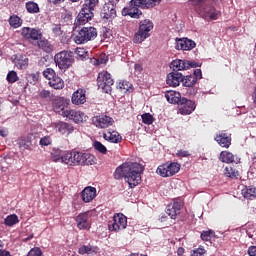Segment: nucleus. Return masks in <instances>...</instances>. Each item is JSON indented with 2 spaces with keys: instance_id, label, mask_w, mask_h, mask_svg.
Listing matches in <instances>:
<instances>
[{
  "instance_id": "f257e3e1",
  "label": "nucleus",
  "mask_w": 256,
  "mask_h": 256,
  "mask_svg": "<svg viewBox=\"0 0 256 256\" xmlns=\"http://www.w3.org/2000/svg\"><path fill=\"white\" fill-rule=\"evenodd\" d=\"M142 171L143 168L140 163L124 162L113 172V178L115 180L124 178L125 182L129 184V188L133 189L141 184Z\"/></svg>"
},
{
  "instance_id": "f03ea898",
  "label": "nucleus",
  "mask_w": 256,
  "mask_h": 256,
  "mask_svg": "<svg viewBox=\"0 0 256 256\" xmlns=\"http://www.w3.org/2000/svg\"><path fill=\"white\" fill-rule=\"evenodd\" d=\"M191 5L198 15L206 21H216L219 19L220 12L214 6L207 4L205 0H191Z\"/></svg>"
},
{
  "instance_id": "7ed1b4c3",
  "label": "nucleus",
  "mask_w": 256,
  "mask_h": 256,
  "mask_svg": "<svg viewBox=\"0 0 256 256\" xmlns=\"http://www.w3.org/2000/svg\"><path fill=\"white\" fill-rule=\"evenodd\" d=\"M154 28V24L151 20L145 19L140 22V27L138 28V31L134 35V41L135 44H141L145 39L151 36V31Z\"/></svg>"
},
{
  "instance_id": "20e7f679",
  "label": "nucleus",
  "mask_w": 256,
  "mask_h": 256,
  "mask_svg": "<svg viewBox=\"0 0 256 256\" xmlns=\"http://www.w3.org/2000/svg\"><path fill=\"white\" fill-rule=\"evenodd\" d=\"M54 62L61 70H67L74 62V52L71 50H63L56 53L54 56Z\"/></svg>"
},
{
  "instance_id": "39448f33",
  "label": "nucleus",
  "mask_w": 256,
  "mask_h": 256,
  "mask_svg": "<svg viewBox=\"0 0 256 256\" xmlns=\"http://www.w3.org/2000/svg\"><path fill=\"white\" fill-rule=\"evenodd\" d=\"M98 32L95 27H83L74 36V42L78 45L86 44L89 41H93L97 38Z\"/></svg>"
},
{
  "instance_id": "423d86ee",
  "label": "nucleus",
  "mask_w": 256,
  "mask_h": 256,
  "mask_svg": "<svg viewBox=\"0 0 256 256\" xmlns=\"http://www.w3.org/2000/svg\"><path fill=\"white\" fill-rule=\"evenodd\" d=\"M96 84L103 93L110 94L112 92V86H114V79L108 71H102L96 78Z\"/></svg>"
},
{
  "instance_id": "0eeeda50",
  "label": "nucleus",
  "mask_w": 256,
  "mask_h": 256,
  "mask_svg": "<svg viewBox=\"0 0 256 256\" xmlns=\"http://www.w3.org/2000/svg\"><path fill=\"white\" fill-rule=\"evenodd\" d=\"M180 170V164L177 162H166L158 166L156 173L161 177L167 178L175 176Z\"/></svg>"
},
{
  "instance_id": "6e6552de",
  "label": "nucleus",
  "mask_w": 256,
  "mask_h": 256,
  "mask_svg": "<svg viewBox=\"0 0 256 256\" xmlns=\"http://www.w3.org/2000/svg\"><path fill=\"white\" fill-rule=\"evenodd\" d=\"M75 166H89L96 164V157L90 153L74 151Z\"/></svg>"
},
{
  "instance_id": "1a4fd4ad",
  "label": "nucleus",
  "mask_w": 256,
  "mask_h": 256,
  "mask_svg": "<svg viewBox=\"0 0 256 256\" xmlns=\"http://www.w3.org/2000/svg\"><path fill=\"white\" fill-rule=\"evenodd\" d=\"M127 228V217L123 214L113 216V220L108 222V230L118 232Z\"/></svg>"
},
{
  "instance_id": "9d476101",
  "label": "nucleus",
  "mask_w": 256,
  "mask_h": 256,
  "mask_svg": "<svg viewBox=\"0 0 256 256\" xmlns=\"http://www.w3.org/2000/svg\"><path fill=\"white\" fill-rule=\"evenodd\" d=\"M201 67L200 64L194 61L182 60V59H175L170 63V68L173 69V72L178 73V71L188 70L190 68H197Z\"/></svg>"
},
{
  "instance_id": "9b49d317",
  "label": "nucleus",
  "mask_w": 256,
  "mask_h": 256,
  "mask_svg": "<svg viewBox=\"0 0 256 256\" xmlns=\"http://www.w3.org/2000/svg\"><path fill=\"white\" fill-rule=\"evenodd\" d=\"M184 207V203L182 199L175 198L172 202H170L166 207V213L170 217V219L176 220L177 216L180 214V211Z\"/></svg>"
},
{
  "instance_id": "f8f14e48",
  "label": "nucleus",
  "mask_w": 256,
  "mask_h": 256,
  "mask_svg": "<svg viewBox=\"0 0 256 256\" xmlns=\"http://www.w3.org/2000/svg\"><path fill=\"white\" fill-rule=\"evenodd\" d=\"M93 125L98 129H107L114 125L115 121L112 117L107 115L94 116L92 118Z\"/></svg>"
},
{
  "instance_id": "ddd939ff",
  "label": "nucleus",
  "mask_w": 256,
  "mask_h": 256,
  "mask_svg": "<svg viewBox=\"0 0 256 256\" xmlns=\"http://www.w3.org/2000/svg\"><path fill=\"white\" fill-rule=\"evenodd\" d=\"M179 108V113L181 115H190L195 111L197 105L195 101L189 100L185 97H182L181 102L177 104Z\"/></svg>"
},
{
  "instance_id": "4468645a",
  "label": "nucleus",
  "mask_w": 256,
  "mask_h": 256,
  "mask_svg": "<svg viewBox=\"0 0 256 256\" xmlns=\"http://www.w3.org/2000/svg\"><path fill=\"white\" fill-rule=\"evenodd\" d=\"M215 141L222 148L229 149L232 145V134L226 131H218Z\"/></svg>"
},
{
  "instance_id": "2eb2a0df",
  "label": "nucleus",
  "mask_w": 256,
  "mask_h": 256,
  "mask_svg": "<svg viewBox=\"0 0 256 256\" xmlns=\"http://www.w3.org/2000/svg\"><path fill=\"white\" fill-rule=\"evenodd\" d=\"M69 100L64 97H56L52 100V109L56 114H60L62 116L68 109Z\"/></svg>"
},
{
  "instance_id": "dca6fc26",
  "label": "nucleus",
  "mask_w": 256,
  "mask_h": 256,
  "mask_svg": "<svg viewBox=\"0 0 256 256\" xmlns=\"http://www.w3.org/2000/svg\"><path fill=\"white\" fill-rule=\"evenodd\" d=\"M100 16L105 20L114 19L117 16L116 4L114 2H106L102 6Z\"/></svg>"
},
{
  "instance_id": "f3484780",
  "label": "nucleus",
  "mask_w": 256,
  "mask_h": 256,
  "mask_svg": "<svg viewBox=\"0 0 256 256\" xmlns=\"http://www.w3.org/2000/svg\"><path fill=\"white\" fill-rule=\"evenodd\" d=\"M175 49L181 51H191L196 47V42L188 38H176Z\"/></svg>"
},
{
  "instance_id": "a211bd4d",
  "label": "nucleus",
  "mask_w": 256,
  "mask_h": 256,
  "mask_svg": "<svg viewBox=\"0 0 256 256\" xmlns=\"http://www.w3.org/2000/svg\"><path fill=\"white\" fill-rule=\"evenodd\" d=\"M75 221L79 230H90L92 224L89 212L79 214Z\"/></svg>"
},
{
  "instance_id": "6ab92c4d",
  "label": "nucleus",
  "mask_w": 256,
  "mask_h": 256,
  "mask_svg": "<svg viewBox=\"0 0 256 256\" xmlns=\"http://www.w3.org/2000/svg\"><path fill=\"white\" fill-rule=\"evenodd\" d=\"M21 36L27 41H39L42 37V33L36 28H21Z\"/></svg>"
},
{
  "instance_id": "aec40b11",
  "label": "nucleus",
  "mask_w": 256,
  "mask_h": 256,
  "mask_svg": "<svg viewBox=\"0 0 256 256\" xmlns=\"http://www.w3.org/2000/svg\"><path fill=\"white\" fill-rule=\"evenodd\" d=\"M61 116H63L64 118H67L69 120H73L74 123L76 124H80L83 123L84 118H85V114L79 110H71L68 109L66 110V112H63V114H61Z\"/></svg>"
},
{
  "instance_id": "412c9836",
  "label": "nucleus",
  "mask_w": 256,
  "mask_h": 256,
  "mask_svg": "<svg viewBox=\"0 0 256 256\" xmlns=\"http://www.w3.org/2000/svg\"><path fill=\"white\" fill-rule=\"evenodd\" d=\"M17 145L20 151H33V135L19 137Z\"/></svg>"
},
{
  "instance_id": "4be33fe9",
  "label": "nucleus",
  "mask_w": 256,
  "mask_h": 256,
  "mask_svg": "<svg viewBox=\"0 0 256 256\" xmlns=\"http://www.w3.org/2000/svg\"><path fill=\"white\" fill-rule=\"evenodd\" d=\"M183 81V74L179 72H172L167 74L166 83L170 88L179 87Z\"/></svg>"
},
{
  "instance_id": "5701e85b",
  "label": "nucleus",
  "mask_w": 256,
  "mask_h": 256,
  "mask_svg": "<svg viewBox=\"0 0 256 256\" xmlns=\"http://www.w3.org/2000/svg\"><path fill=\"white\" fill-rule=\"evenodd\" d=\"M102 138L112 144H118L122 142V136L120 133L111 129L102 132Z\"/></svg>"
},
{
  "instance_id": "b1692460",
  "label": "nucleus",
  "mask_w": 256,
  "mask_h": 256,
  "mask_svg": "<svg viewBox=\"0 0 256 256\" xmlns=\"http://www.w3.org/2000/svg\"><path fill=\"white\" fill-rule=\"evenodd\" d=\"M97 197V189L91 186L83 188L81 192L82 201L85 203L92 202Z\"/></svg>"
},
{
  "instance_id": "393cba45",
  "label": "nucleus",
  "mask_w": 256,
  "mask_h": 256,
  "mask_svg": "<svg viewBox=\"0 0 256 256\" xmlns=\"http://www.w3.org/2000/svg\"><path fill=\"white\" fill-rule=\"evenodd\" d=\"M93 18V11L87 9H81L78 17H76L75 25H84L91 21Z\"/></svg>"
},
{
  "instance_id": "a878e982",
  "label": "nucleus",
  "mask_w": 256,
  "mask_h": 256,
  "mask_svg": "<svg viewBox=\"0 0 256 256\" xmlns=\"http://www.w3.org/2000/svg\"><path fill=\"white\" fill-rule=\"evenodd\" d=\"M55 128L61 135H71L74 131V126L64 121L57 122Z\"/></svg>"
},
{
  "instance_id": "bb28decb",
  "label": "nucleus",
  "mask_w": 256,
  "mask_h": 256,
  "mask_svg": "<svg viewBox=\"0 0 256 256\" xmlns=\"http://www.w3.org/2000/svg\"><path fill=\"white\" fill-rule=\"evenodd\" d=\"M123 16H130L132 19H140L142 16V12L139 7L136 6H128L124 7L122 10Z\"/></svg>"
},
{
  "instance_id": "cd10ccee",
  "label": "nucleus",
  "mask_w": 256,
  "mask_h": 256,
  "mask_svg": "<svg viewBox=\"0 0 256 256\" xmlns=\"http://www.w3.org/2000/svg\"><path fill=\"white\" fill-rule=\"evenodd\" d=\"M164 97L167 99L168 103L176 105L181 103L183 100L182 94L175 90L167 91L166 94H164Z\"/></svg>"
},
{
  "instance_id": "c85d7f7f",
  "label": "nucleus",
  "mask_w": 256,
  "mask_h": 256,
  "mask_svg": "<svg viewBox=\"0 0 256 256\" xmlns=\"http://www.w3.org/2000/svg\"><path fill=\"white\" fill-rule=\"evenodd\" d=\"M72 103L75 105L86 103V91L83 89L76 90L72 96Z\"/></svg>"
},
{
  "instance_id": "c756f323",
  "label": "nucleus",
  "mask_w": 256,
  "mask_h": 256,
  "mask_svg": "<svg viewBox=\"0 0 256 256\" xmlns=\"http://www.w3.org/2000/svg\"><path fill=\"white\" fill-rule=\"evenodd\" d=\"M241 194L245 199L253 201L256 199V187L244 186L241 190Z\"/></svg>"
},
{
  "instance_id": "7c9ffc66",
  "label": "nucleus",
  "mask_w": 256,
  "mask_h": 256,
  "mask_svg": "<svg viewBox=\"0 0 256 256\" xmlns=\"http://www.w3.org/2000/svg\"><path fill=\"white\" fill-rule=\"evenodd\" d=\"M37 47L47 54H50L54 51L52 43H50L47 39H40L37 42Z\"/></svg>"
},
{
  "instance_id": "2f4dec72",
  "label": "nucleus",
  "mask_w": 256,
  "mask_h": 256,
  "mask_svg": "<svg viewBox=\"0 0 256 256\" xmlns=\"http://www.w3.org/2000/svg\"><path fill=\"white\" fill-rule=\"evenodd\" d=\"M78 253L80 255H93V254H98L99 253V248L98 246H91V245H82L80 246Z\"/></svg>"
},
{
  "instance_id": "473e14b6",
  "label": "nucleus",
  "mask_w": 256,
  "mask_h": 256,
  "mask_svg": "<svg viewBox=\"0 0 256 256\" xmlns=\"http://www.w3.org/2000/svg\"><path fill=\"white\" fill-rule=\"evenodd\" d=\"M60 163H62L64 165L75 166L74 152H72V151L64 152Z\"/></svg>"
},
{
  "instance_id": "72a5a7b5",
  "label": "nucleus",
  "mask_w": 256,
  "mask_h": 256,
  "mask_svg": "<svg viewBox=\"0 0 256 256\" xmlns=\"http://www.w3.org/2000/svg\"><path fill=\"white\" fill-rule=\"evenodd\" d=\"M219 161L226 164H231L234 162V155L232 152L222 151L221 154H219Z\"/></svg>"
},
{
  "instance_id": "f704fd0d",
  "label": "nucleus",
  "mask_w": 256,
  "mask_h": 256,
  "mask_svg": "<svg viewBox=\"0 0 256 256\" xmlns=\"http://www.w3.org/2000/svg\"><path fill=\"white\" fill-rule=\"evenodd\" d=\"M25 8L27 13L29 14H38L40 13V7L39 4L33 1H29L25 3Z\"/></svg>"
},
{
  "instance_id": "c9c22d12",
  "label": "nucleus",
  "mask_w": 256,
  "mask_h": 256,
  "mask_svg": "<svg viewBox=\"0 0 256 256\" xmlns=\"http://www.w3.org/2000/svg\"><path fill=\"white\" fill-rule=\"evenodd\" d=\"M197 81L198 80L195 78V76H190V75L182 76V86L186 88H192L193 86H195Z\"/></svg>"
},
{
  "instance_id": "e433bc0d",
  "label": "nucleus",
  "mask_w": 256,
  "mask_h": 256,
  "mask_svg": "<svg viewBox=\"0 0 256 256\" xmlns=\"http://www.w3.org/2000/svg\"><path fill=\"white\" fill-rule=\"evenodd\" d=\"M49 85L51 88H54L55 90H61L65 87V83L59 76H56L55 78L50 80Z\"/></svg>"
},
{
  "instance_id": "4c0bfd02",
  "label": "nucleus",
  "mask_w": 256,
  "mask_h": 256,
  "mask_svg": "<svg viewBox=\"0 0 256 256\" xmlns=\"http://www.w3.org/2000/svg\"><path fill=\"white\" fill-rule=\"evenodd\" d=\"M8 24H10V26L13 29H18L19 27H21L23 25V20L21 17H18L17 15H12L8 19Z\"/></svg>"
},
{
  "instance_id": "58836bf2",
  "label": "nucleus",
  "mask_w": 256,
  "mask_h": 256,
  "mask_svg": "<svg viewBox=\"0 0 256 256\" xmlns=\"http://www.w3.org/2000/svg\"><path fill=\"white\" fill-rule=\"evenodd\" d=\"M50 155H51V161L52 162L61 163L63 153H62V151L59 148H53L51 150Z\"/></svg>"
},
{
  "instance_id": "ea45409f",
  "label": "nucleus",
  "mask_w": 256,
  "mask_h": 256,
  "mask_svg": "<svg viewBox=\"0 0 256 256\" xmlns=\"http://www.w3.org/2000/svg\"><path fill=\"white\" fill-rule=\"evenodd\" d=\"M99 0H84L82 10L94 11Z\"/></svg>"
},
{
  "instance_id": "a19ab883",
  "label": "nucleus",
  "mask_w": 256,
  "mask_h": 256,
  "mask_svg": "<svg viewBox=\"0 0 256 256\" xmlns=\"http://www.w3.org/2000/svg\"><path fill=\"white\" fill-rule=\"evenodd\" d=\"M224 174L231 179H238L239 171L233 167H225Z\"/></svg>"
},
{
  "instance_id": "79ce46f5",
  "label": "nucleus",
  "mask_w": 256,
  "mask_h": 256,
  "mask_svg": "<svg viewBox=\"0 0 256 256\" xmlns=\"http://www.w3.org/2000/svg\"><path fill=\"white\" fill-rule=\"evenodd\" d=\"M17 223H19V220H18V216L16 214H10L4 220V224L7 227H12V226L16 225Z\"/></svg>"
},
{
  "instance_id": "37998d69",
  "label": "nucleus",
  "mask_w": 256,
  "mask_h": 256,
  "mask_svg": "<svg viewBox=\"0 0 256 256\" xmlns=\"http://www.w3.org/2000/svg\"><path fill=\"white\" fill-rule=\"evenodd\" d=\"M75 54L76 58L80 59L81 61L89 58V52H87L85 48H76Z\"/></svg>"
},
{
  "instance_id": "c03bdc74",
  "label": "nucleus",
  "mask_w": 256,
  "mask_h": 256,
  "mask_svg": "<svg viewBox=\"0 0 256 256\" xmlns=\"http://www.w3.org/2000/svg\"><path fill=\"white\" fill-rule=\"evenodd\" d=\"M93 147H94L95 151H98L102 155H107V153H108L107 147L104 146L102 144V142L95 141L93 143Z\"/></svg>"
},
{
  "instance_id": "a18cd8bd",
  "label": "nucleus",
  "mask_w": 256,
  "mask_h": 256,
  "mask_svg": "<svg viewBox=\"0 0 256 256\" xmlns=\"http://www.w3.org/2000/svg\"><path fill=\"white\" fill-rule=\"evenodd\" d=\"M43 76L45 77V79H48L49 81L55 79V77H58L53 68H46L43 71Z\"/></svg>"
},
{
  "instance_id": "49530a36",
  "label": "nucleus",
  "mask_w": 256,
  "mask_h": 256,
  "mask_svg": "<svg viewBox=\"0 0 256 256\" xmlns=\"http://www.w3.org/2000/svg\"><path fill=\"white\" fill-rule=\"evenodd\" d=\"M28 62H29L28 58L17 59V62H15V66H17L21 70L27 69Z\"/></svg>"
},
{
  "instance_id": "de8ad7c7",
  "label": "nucleus",
  "mask_w": 256,
  "mask_h": 256,
  "mask_svg": "<svg viewBox=\"0 0 256 256\" xmlns=\"http://www.w3.org/2000/svg\"><path fill=\"white\" fill-rule=\"evenodd\" d=\"M142 123L144 125H152L154 123V118L151 114L145 113L142 115Z\"/></svg>"
},
{
  "instance_id": "09e8293b",
  "label": "nucleus",
  "mask_w": 256,
  "mask_h": 256,
  "mask_svg": "<svg viewBox=\"0 0 256 256\" xmlns=\"http://www.w3.org/2000/svg\"><path fill=\"white\" fill-rule=\"evenodd\" d=\"M133 87V84H130L128 81L119 82L118 88L120 91L128 92Z\"/></svg>"
},
{
  "instance_id": "8fccbe9b",
  "label": "nucleus",
  "mask_w": 256,
  "mask_h": 256,
  "mask_svg": "<svg viewBox=\"0 0 256 256\" xmlns=\"http://www.w3.org/2000/svg\"><path fill=\"white\" fill-rule=\"evenodd\" d=\"M213 234H214L213 230L203 231L202 234L200 235V238H202L204 242H209Z\"/></svg>"
},
{
  "instance_id": "3c124183",
  "label": "nucleus",
  "mask_w": 256,
  "mask_h": 256,
  "mask_svg": "<svg viewBox=\"0 0 256 256\" xmlns=\"http://www.w3.org/2000/svg\"><path fill=\"white\" fill-rule=\"evenodd\" d=\"M39 145L42 147H47L49 145H52V138L50 136H44L40 138Z\"/></svg>"
},
{
  "instance_id": "603ef678",
  "label": "nucleus",
  "mask_w": 256,
  "mask_h": 256,
  "mask_svg": "<svg viewBox=\"0 0 256 256\" xmlns=\"http://www.w3.org/2000/svg\"><path fill=\"white\" fill-rule=\"evenodd\" d=\"M6 79L8 83H16L18 80V75L15 71H10L8 72Z\"/></svg>"
},
{
  "instance_id": "864d4df0",
  "label": "nucleus",
  "mask_w": 256,
  "mask_h": 256,
  "mask_svg": "<svg viewBox=\"0 0 256 256\" xmlns=\"http://www.w3.org/2000/svg\"><path fill=\"white\" fill-rule=\"evenodd\" d=\"M27 256H42V250L39 247H34L27 253Z\"/></svg>"
},
{
  "instance_id": "5fc2aeb1",
  "label": "nucleus",
  "mask_w": 256,
  "mask_h": 256,
  "mask_svg": "<svg viewBox=\"0 0 256 256\" xmlns=\"http://www.w3.org/2000/svg\"><path fill=\"white\" fill-rule=\"evenodd\" d=\"M144 3L145 0H131L129 6L139 8L141 5H144Z\"/></svg>"
},
{
  "instance_id": "6e6d98bb",
  "label": "nucleus",
  "mask_w": 256,
  "mask_h": 256,
  "mask_svg": "<svg viewBox=\"0 0 256 256\" xmlns=\"http://www.w3.org/2000/svg\"><path fill=\"white\" fill-rule=\"evenodd\" d=\"M190 77H194L197 80L202 79V70L201 69H194L193 74H190Z\"/></svg>"
},
{
  "instance_id": "4d7b16f0",
  "label": "nucleus",
  "mask_w": 256,
  "mask_h": 256,
  "mask_svg": "<svg viewBox=\"0 0 256 256\" xmlns=\"http://www.w3.org/2000/svg\"><path fill=\"white\" fill-rule=\"evenodd\" d=\"M207 251L204 248H198L196 250H193L191 256H203Z\"/></svg>"
},
{
  "instance_id": "13d9d810",
  "label": "nucleus",
  "mask_w": 256,
  "mask_h": 256,
  "mask_svg": "<svg viewBox=\"0 0 256 256\" xmlns=\"http://www.w3.org/2000/svg\"><path fill=\"white\" fill-rule=\"evenodd\" d=\"M52 33H54L55 36L62 35L61 25L60 24L54 25V28H52Z\"/></svg>"
},
{
  "instance_id": "bf43d9fd",
  "label": "nucleus",
  "mask_w": 256,
  "mask_h": 256,
  "mask_svg": "<svg viewBox=\"0 0 256 256\" xmlns=\"http://www.w3.org/2000/svg\"><path fill=\"white\" fill-rule=\"evenodd\" d=\"M29 79L31 83H37L40 79V73L29 74Z\"/></svg>"
},
{
  "instance_id": "052dcab7",
  "label": "nucleus",
  "mask_w": 256,
  "mask_h": 256,
  "mask_svg": "<svg viewBox=\"0 0 256 256\" xmlns=\"http://www.w3.org/2000/svg\"><path fill=\"white\" fill-rule=\"evenodd\" d=\"M40 99H48L50 98V91L49 90H42L39 92Z\"/></svg>"
},
{
  "instance_id": "680f3d73",
  "label": "nucleus",
  "mask_w": 256,
  "mask_h": 256,
  "mask_svg": "<svg viewBox=\"0 0 256 256\" xmlns=\"http://www.w3.org/2000/svg\"><path fill=\"white\" fill-rule=\"evenodd\" d=\"M190 155L191 154L189 151H184V150H179L178 153H176V156L181 158L189 157Z\"/></svg>"
},
{
  "instance_id": "e2e57ef3",
  "label": "nucleus",
  "mask_w": 256,
  "mask_h": 256,
  "mask_svg": "<svg viewBox=\"0 0 256 256\" xmlns=\"http://www.w3.org/2000/svg\"><path fill=\"white\" fill-rule=\"evenodd\" d=\"M248 255L249 256H256V246H250L248 248Z\"/></svg>"
},
{
  "instance_id": "0e129e2a",
  "label": "nucleus",
  "mask_w": 256,
  "mask_h": 256,
  "mask_svg": "<svg viewBox=\"0 0 256 256\" xmlns=\"http://www.w3.org/2000/svg\"><path fill=\"white\" fill-rule=\"evenodd\" d=\"M0 256H11V253L8 250H0Z\"/></svg>"
},
{
  "instance_id": "69168bd1",
  "label": "nucleus",
  "mask_w": 256,
  "mask_h": 256,
  "mask_svg": "<svg viewBox=\"0 0 256 256\" xmlns=\"http://www.w3.org/2000/svg\"><path fill=\"white\" fill-rule=\"evenodd\" d=\"M176 253L178 254V256H183L185 253V249L183 247H179Z\"/></svg>"
},
{
  "instance_id": "338daca9",
  "label": "nucleus",
  "mask_w": 256,
  "mask_h": 256,
  "mask_svg": "<svg viewBox=\"0 0 256 256\" xmlns=\"http://www.w3.org/2000/svg\"><path fill=\"white\" fill-rule=\"evenodd\" d=\"M135 71L141 73L143 71V67L141 64H135Z\"/></svg>"
},
{
  "instance_id": "774afa93",
  "label": "nucleus",
  "mask_w": 256,
  "mask_h": 256,
  "mask_svg": "<svg viewBox=\"0 0 256 256\" xmlns=\"http://www.w3.org/2000/svg\"><path fill=\"white\" fill-rule=\"evenodd\" d=\"M252 99H253V103L256 105V84H255V88H254Z\"/></svg>"
}]
</instances>
